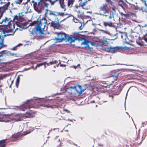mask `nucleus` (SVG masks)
<instances>
[{"instance_id":"60","label":"nucleus","mask_w":147,"mask_h":147,"mask_svg":"<svg viewBox=\"0 0 147 147\" xmlns=\"http://www.w3.org/2000/svg\"><path fill=\"white\" fill-rule=\"evenodd\" d=\"M59 141H60V140L59 139Z\"/></svg>"},{"instance_id":"52","label":"nucleus","mask_w":147,"mask_h":147,"mask_svg":"<svg viewBox=\"0 0 147 147\" xmlns=\"http://www.w3.org/2000/svg\"><path fill=\"white\" fill-rule=\"evenodd\" d=\"M124 49L125 50H128L129 49V48L127 47H125Z\"/></svg>"},{"instance_id":"55","label":"nucleus","mask_w":147,"mask_h":147,"mask_svg":"<svg viewBox=\"0 0 147 147\" xmlns=\"http://www.w3.org/2000/svg\"><path fill=\"white\" fill-rule=\"evenodd\" d=\"M82 0H79V1H82Z\"/></svg>"},{"instance_id":"56","label":"nucleus","mask_w":147,"mask_h":147,"mask_svg":"<svg viewBox=\"0 0 147 147\" xmlns=\"http://www.w3.org/2000/svg\"><path fill=\"white\" fill-rule=\"evenodd\" d=\"M16 55V54H13V53H12V55Z\"/></svg>"},{"instance_id":"17","label":"nucleus","mask_w":147,"mask_h":147,"mask_svg":"<svg viewBox=\"0 0 147 147\" xmlns=\"http://www.w3.org/2000/svg\"><path fill=\"white\" fill-rule=\"evenodd\" d=\"M120 49V48L118 47H110L107 48V50L108 52L112 53H114L116 52L118 50Z\"/></svg>"},{"instance_id":"10","label":"nucleus","mask_w":147,"mask_h":147,"mask_svg":"<svg viewBox=\"0 0 147 147\" xmlns=\"http://www.w3.org/2000/svg\"><path fill=\"white\" fill-rule=\"evenodd\" d=\"M118 74H117L115 75H112L108 78L107 81V85H111L113 84L114 82L117 80Z\"/></svg>"},{"instance_id":"6","label":"nucleus","mask_w":147,"mask_h":147,"mask_svg":"<svg viewBox=\"0 0 147 147\" xmlns=\"http://www.w3.org/2000/svg\"><path fill=\"white\" fill-rule=\"evenodd\" d=\"M23 13V12L19 13H18V15H16L13 18V20L18 26L24 28L26 24L24 23L23 22V21H25Z\"/></svg>"},{"instance_id":"43","label":"nucleus","mask_w":147,"mask_h":147,"mask_svg":"<svg viewBox=\"0 0 147 147\" xmlns=\"http://www.w3.org/2000/svg\"><path fill=\"white\" fill-rule=\"evenodd\" d=\"M22 0H18L16 3H17L20 4L22 2Z\"/></svg>"},{"instance_id":"20","label":"nucleus","mask_w":147,"mask_h":147,"mask_svg":"<svg viewBox=\"0 0 147 147\" xmlns=\"http://www.w3.org/2000/svg\"><path fill=\"white\" fill-rule=\"evenodd\" d=\"M147 136V131H145L144 132L143 134L142 135V140L140 142H139L138 141H137L136 140H135L136 142H135L137 143L138 144L140 145V144L144 140L146 137V136Z\"/></svg>"},{"instance_id":"4","label":"nucleus","mask_w":147,"mask_h":147,"mask_svg":"<svg viewBox=\"0 0 147 147\" xmlns=\"http://www.w3.org/2000/svg\"><path fill=\"white\" fill-rule=\"evenodd\" d=\"M99 14L104 16L105 17H108L109 19L114 20L113 16L111 14V12L109 11V7L106 3L102 4L99 8Z\"/></svg>"},{"instance_id":"54","label":"nucleus","mask_w":147,"mask_h":147,"mask_svg":"<svg viewBox=\"0 0 147 147\" xmlns=\"http://www.w3.org/2000/svg\"><path fill=\"white\" fill-rule=\"evenodd\" d=\"M121 84H120L118 88L121 87Z\"/></svg>"},{"instance_id":"13","label":"nucleus","mask_w":147,"mask_h":147,"mask_svg":"<svg viewBox=\"0 0 147 147\" xmlns=\"http://www.w3.org/2000/svg\"><path fill=\"white\" fill-rule=\"evenodd\" d=\"M77 18L73 16V20L74 22L77 23L79 22L80 20L83 19V16L82 13H78L77 16Z\"/></svg>"},{"instance_id":"12","label":"nucleus","mask_w":147,"mask_h":147,"mask_svg":"<svg viewBox=\"0 0 147 147\" xmlns=\"http://www.w3.org/2000/svg\"><path fill=\"white\" fill-rule=\"evenodd\" d=\"M90 0H88V1H85L83 2L82 1H78V2H79V5H76L74 6V7L76 9H78L80 7H83L87 4L88 1Z\"/></svg>"},{"instance_id":"24","label":"nucleus","mask_w":147,"mask_h":147,"mask_svg":"<svg viewBox=\"0 0 147 147\" xmlns=\"http://www.w3.org/2000/svg\"><path fill=\"white\" fill-rule=\"evenodd\" d=\"M5 140L0 141V147H5L6 143L5 142Z\"/></svg>"},{"instance_id":"18","label":"nucleus","mask_w":147,"mask_h":147,"mask_svg":"<svg viewBox=\"0 0 147 147\" xmlns=\"http://www.w3.org/2000/svg\"><path fill=\"white\" fill-rule=\"evenodd\" d=\"M104 85H98L96 87V90L98 91H101V89H104L105 88H107V86L109 85H107V82L106 83L104 84Z\"/></svg>"},{"instance_id":"38","label":"nucleus","mask_w":147,"mask_h":147,"mask_svg":"<svg viewBox=\"0 0 147 147\" xmlns=\"http://www.w3.org/2000/svg\"><path fill=\"white\" fill-rule=\"evenodd\" d=\"M1 11L0 10V20L1 19V18L3 17V12H1Z\"/></svg>"},{"instance_id":"33","label":"nucleus","mask_w":147,"mask_h":147,"mask_svg":"<svg viewBox=\"0 0 147 147\" xmlns=\"http://www.w3.org/2000/svg\"><path fill=\"white\" fill-rule=\"evenodd\" d=\"M36 23L37 22L36 21H34L33 22L31 23L30 24V25L31 26H34L36 24Z\"/></svg>"},{"instance_id":"45","label":"nucleus","mask_w":147,"mask_h":147,"mask_svg":"<svg viewBox=\"0 0 147 147\" xmlns=\"http://www.w3.org/2000/svg\"><path fill=\"white\" fill-rule=\"evenodd\" d=\"M75 11H76L78 13H81V11L80 10L78 9H76Z\"/></svg>"},{"instance_id":"3","label":"nucleus","mask_w":147,"mask_h":147,"mask_svg":"<svg viewBox=\"0 0 147 147\" xmlns=\"http://www.w3.org/2000/svg\"><path fill=\"white\" fill-rule=\"evenodd\" d=\"M47 22V20L46 18H43L40 19L39 23L37 24L35 29L32 30L31 34L35 37L39 36H42L43 35L42 30H44L46 26Z\"/></svg>"},{"instance_id":"2","label":"nucleus","mask_w":147,"mask_h":147,"mask_svg":"<svg viewBox=\"0 0 147 147\" xmlns=\"http://www.w3.org/2000/svg\"><path fill=\"white\" fill-rule=\"evenodd\" d=\"M10 20L9 22L4 26L0 29V48L6 47L7 45L4 44L3 36L13 35L14 34L13 29L15 28L16 22Z\"/></svg>"},{"instance_id":"36","label":"nucleus","mask_w":147,"mask_h":147,"mask_svg":"<svg viewBox=\"0 0 147 147\" xmlns=\"http://www.w3.org/2000/svg\"><path fill=\"white\" fill-rule=\"evenodd\" d=\"M57 62V61L56 60H54V61H52L50 62L49 63L50 65H52L53 64H55Z\"/></svg>"},{"instance_id":"5","label":"nucleus","mask_w":147,"mask_h":147,"mask_svg":"<svg viewBox=\"0 0 147 147\" xmlns=\"http://www.w3.org/2000/svg\"><path fill=\"white\" fill-rule=\"evenodd\" d=\"M75 40H78L79 41L84 40L81 42V45H83L84 47L85 48H90L88 44L89 41L86 40L84 38L81 37L79 35H75V36H71L68 37L67 39V41L71 43L74 42Z\"/></svg>"},{"instance_id":"32","label":"nucleus","mask_w":147,"mask_h":147,"mask_svg":"<svg viewBox=\"0 0 147 147\" xmlns=\"http://www.w3.org/2000/svg\"><path fill=\"white\" fill-rule=\"evenodd\" d=\"M116 9V8L115 6H113L112 7V9L113 11V14H115Z\"/></svg>"},{"instance_id":"26","label":"nucleus","mask_w":147,"mask_h":147,"mask_svg":"<svg viewBox=\"0 0 147 147\" xmlns=\"http://www.w3.org/2000/svg\"><path fill=\"white\" fill-rule=\"evenodd\" d=\"M6 117L5 116H3L1 115H0V121H5V122H7L9 121L8 120H5V118Z\"/></svg>"},{"instance_id":"25","label":"nucleus","mask_w":147,"mask_h":147,"mask_svg":"<svg viewBox=\"0 0 147 147\" xmlns=\"http://www.w3.org/2000/svg\"><path fill=\"white\" fill-rule=\"evenodd\" d=\"M118 5L121 7L125 11V9L124 7V3L123 1L120 0L119 2Z\"/></svg>"},{"instance_id":"61","label":"nucleus","mask_w":147,"mask_h":147,"mask_svg":"<svg viewBox=\"0 0 147 147\" xmlns=\"http://www.w3.org/2000/svg\"><path fill=\"white\" fill-rule=\"evenodd\" d=\"M1 48H0V49H1Z\"/></svg>"},{"instance_id":"23","label":"nucleus","mask_w":147,"mask_h":147,"mask_svg":"<svg viewBox=\"0 0 147 147\" xmlns=\"http://www.w3.org/2000/svg\"><path fill=\"white\" fill-rule=\"evenodd\" d=\"M75 1L73 0H68L67 1V6L69 8H71L72 7L73 4Z\"/></svg>"},{"instance_id":"19","label":"nucleus","mask_w":147,"mask_h":147,"mask_svg":"<svg viewBox=\"0 0 147 147\" xmlns=\"http://www.w3.org/2000/svg\"><path fill=\"white\" fill-rule=\"evenodd\" d=\"M10 20L7 17H5L3 19L1 22L0 23L3 24V25L5 26L7 25V24H8L10 21Z\"/></svg>"},{"instance_id":"1","label":"nucleus","mask_w":147,"mask_h":147,"mask_svg":"<svg viewBox=\"0 0 147 147\" xmlns=\"http://www.w3.org/2000/svg\"><path fill=\"white\" fill-rule=\"evenodd\" d=\"M64 0H32L30 2L33 5L34 9L38 13H40L42 10L45 7H47L49 4L47 3L49 2L51 5H53L57 1H59L61 7L63 9H65L64 4Z\"/></svg>"},{"instance_id":"35","label":"nucleus","mask_w":147,"mask_h":147,"mask_svg":"<svg viewBox=\"0 0 147 147\" xmlns=\"http://www.w3.org/2000/svg\"><path fill=\"white\" fill-rule=\"evenodd\" d=\"M119 14L121 16H124L126 17L127 16V14L124 13L122 12L120 10H119Z\"/></svg>"},{"instance_id":"21","label":"nucleus","mask_w":147,"mask_h":147,"mask_svg":"<svg viewBox=\"0 0 147 147\" xmlns=\"http://www.w3.org/2000/svg\"><path fill=\"white\" fill-rule=\"evenodd\" d=\"M126 2L128 3H129V5H130V7H131V8L132 9L135 10L136 11H138V10H139L140 9V7H139L137 6H136L134 5L129 3L128 1H126Z\"/></svg>"},{"instance_id":"46","label":"nucleus","mask_w":147,"mask_h":147,"mask_svg":"<svg viewBox=\"0 0 147 147\" xmlns=\"http://www.w3.org/2000/svg\"><path fill=\"white\" fill-rule=\"evenodd\" d=\"M59 66L61 67H65L66 66V65H65L61 64H60Z\"/></svg>"},{"instance_id":"28","label":"nucleus","mask_w":147,"mask_h":147,"mask_svg":"<svg viewBox=\"0 0 147 147\" xmlns=\"http://www.w3.org/2000/svg\"><path fill=\"white\" fill-rule=\"evenodd\" d=\"M16 117L17 118H15V119L17 121H20L22 120V117H21L20 115H17Z\"/></svg>"},{"instance_id":"47","label":"nucleus","mask_w":147,"mask_h":147,"mask_svg":"<svg viewBox=\"0 0 147 147\" xmlns=\"http://www.w3.org/2000/svg\"><path fill=\"white\" fill-rule=\"evenodd\" d=\"M62 144V143H61V142H60V143L59 144V145H58L57 147H61L62 146L61 144Z\"/></svg>"},{"instance_id":"30","label":"nucleus","mask_w":147,"mask_h":147,"mask_svg":"<svg viewBox=\"0 0 147 147\" xmlns=\"http://www.w3.org/2000/svg\"><path fill=\"white\" fill-rule=\"evenodd\" d=\"M20 82V78L19 76H18L16 79V84L17 87H18V86L19 84V83Z\"/></svg>"},{"instance_id":"31","label":"nucleus","mask_w":147,"mask_h":147,"mask_svg":"<svg viewBox=\"0 0 147 147\" xmlns=\"http://www.w3.org/2000/svg\"><path fill=\"white\" fill-rule=\"evenodd\" d=\"M83 24H81V25L79 27V28L80 29V30H82L84 28V26L85 25L84 22V21L83 22Z\"/></svg>"},{"instance_id":"16","label":"nucleus","mask_w":147,"mask_h":147,"mask_svg":"<svg viewBox=\"0 0 147 147\" xmlns=\"http://www.w3.org/2000/svg\"><path fill=\"white\" fill-rule=\"evenodd\" d=\"M25 134H22L21 133H18L17 134H14L12 135V137L16 140H18L22 138L23 136L25 135Z\"/></svg>"},{"instance_id":"48","label":"nucleus","mask_w":147,"mask_h":147,"mask_svg":"<svg viewBox=\"0 0 147 147\" xmlns=\"http://www.w3.org/2000/svg\"><path fill=\"white\" fill-rule=\"evenodd\" d=\"M1 52H0V54L1 53ZM4 55V53H2L1 55H0V57H1V56H3V55ZM1 61L0 60V64H1Z\"/></svg>"},{"instance_id":"59","label":"nucleus","mask_w":147,"mask_h":147,"mask_svg":"<svg viewBox=\"0 0 147 147\" xmlns=\"http://www.w3.org/2000/svg\"><path fill=\"white\" fill-rule=\"evenodd\" d=\"M138 139V137H137V139Z\"/></svg>"},{"instance_id":"14","label":"nucleus","mask_w":147,"mask_h":147,"mask_svg":"<svg viewBox=\"0 0 147 147\" xmlns=\"http://www.w3.org/2000/svg\"><path fill=\"white\" fill-rule=\"evenodd\" d=\"M82 87L80 85H78L77 86H76V88H75V90L79 95L81 94L85 90V89H82Z\"/></svg>"},{"instance_id":"29","label":"nucleus","mask_w":147,"mask_h":147,"mask_svg":"<svg viewBox=\"0 0 147 147\" xmlns=\"http://www.w3.org/2000/svg\"><path fill=\"white\" fill-rule=\"evenodd\" d=\"M46 62H43L42 63L37 64L36 66V67H39L40 66H41L44 65H45V67H46L45 66H46Z\"/></svg>"},{"instance_id":"40","label":"nucleus","mask_w":147,"mask_h":147,"mask_svg":"<svg viewBox=\"0 0 147 147\" xmlns=\"http://www.w3.org/2000/svg\"><path fill=\"white\" fill-rule=\"evenodd\" d=\"M137 43L138 45H140L141 47H143L145 45L144 44L140 42H137Z\"/></svg>"},{"instance_id":"39","label":"nucleus","mask_w":147,"mask_h":147,"mask_svg":"<svg viewBox=\"0 0 147 147\" xmlns=\"http://www.w3.org/2000/svg\"><path fill=\"white\" fill-rule=\"evenodd\" d=\"M80 64H78L77 66L73 65V66H72V67H73L75 69H76V68H78V67H80Z\"/></svg>"},{"instance_id":"22","label":"nucleus","mask_w":147,"mask_h":147,"mask_svg":"<svg viewBox=\"0 0 147 147\" xmlns=\"http://www.w3.org/2000/svg\"><path fill=\"white\" fill-rule=\"evenodd\" d=\"M114 24L111 21L109 22H104L103 23V26L106 27L107 26L112 27L114 25Z\"/></svg>"},{"instance_id":"37","label":"nucleus","mask_w":147,"mask_h":147,"mask_svg":"<svg viewBox=\"0 0 147 147\" xmlns=\"http://www.w3.org/2000/svg\"><path fill=\"white\" fill-rule=\"evenodd\" d=\"M111 136L112 137H115L116 136V134L113 132H111Z\"/></svg>"},{"instance_id":"41","label":"nucleus","mask_w":147,"mask_h":147,"mask_svg":"<svg viewBox=\"0 0 147 147\" xmlns=\"http://www.w3.org/2000/svg\"><path fill=\"white\" fill-rule=\"evenodd\" d=\"M19 46V45H17V46H16L15 47H13L12 49H11V50H14V51H16V50L17 49H16V47L18 46Z\"/></svg>"},{"instance_id":"7","label":"nucleus","mask_w":147,"mask_h":147,"mask_svg":"<svg viewBox=\"0 0 147 147\" xmlns=\"http://www.w3.org/2000/svg\"><path fill=\"white\" fill-rule=\"evenodd\" d=\"M34 102L33 100H28L25 102L24 104L21 107L20 110L24 111L27 109L34 108Z\"/></svg>"},{"instance_id":"8","label":"nucleus","mask_w":147,"mask_h":147,"mask_svg":"<svg viewBox=\"0 0 147 147\" xmlns=\"http://www.w3.org/2000/svg\"><path fill=\"white\" fill-rule=\"evenodd\" d=\"M48 14L49 16H53L55 17H56L57 16H63L64 15L63 13H61V14L59 12H57L55 11H53L51 10H49L48 9H46V12L45 14V17L49 18L48 17Z\"/></svg>"},{"instance_id":"49","label":"nucleus","mask_w":147,"mask_h":147,"mask_svg":"<svg viewBox=\"0 0 147 147\" xmlns=\"http://www.w3.org/2000/svg\"><path fill=\"white\" fill-rule=\"evenodd\" d=\"M98 145L99 146H100V147H103V145L102 144H98Z\"/></svg>"},{"instance_id":"57","label":"nucleus","mask_w":147,"mask_h":147,"mask_svg":"<svg viewBox=\"0 0 147 147\" xmlns=\"http://www.w3.org/2000/svg\"><path fill=\"white\" fill-rule=\"evenodd\" d=\"M92 102H95V101L94 100Z\"/></svg>"},{"instance_id":"11","label":"nucleus","mask_w":147,"mask_h":147,"mask_svg":"<svg viewBox=\"0 0 147 147\" xmlns=\"http://www.w3.org/2000/svg\"><path fill=\"white\" fill-rule=\"evenodd\" d=\"M55 19V21H52L51 22L50 26L53 27L54 28L61 29V25L59 24V20L58 18V17H57Z\"/></svg>"},{"instance_id":"9","label":"nucleus","mask_w":147,"mask_h":147,"mask_svg":"<svg viewBox=\"0 0 147 147\" xmlns=\"http://www.w3.org/2000/svg\"><path fill=\"white\" fill-rule=\"evenodd\" d=\"M56 34L57 35V38L55 39L58 42H62L65 40L67 36L66 34L63 32H57Z\"/></svg>"},{"instance_id":"50","label":"nucleus","mask_w":147,"mask_h":147,"mask_svg":"<svg viewBox=\"0 0 147 147\" xmlns=\"http://www.w3.org/2000/svg\"><path fill=\"white\" fill-rule=\"evenodd\" d=\"M106 2H108V3H110L111 1V0H105Z\"/></svg>"},{"instance_id":"27","label":"nucleus","mask_w":147,"mask_h":147,"mask_svg":"<svg viewBox=\"0 0 147 147\" xmlns=\"http://www.w3.org/2000/svg\"><path fill=\"white\" fill-rule=\"evenodd\" d=\"M34 113L33 111L32 110H30L29 112H26V114L28 115V117H30L31 115Z\"/></svg>"},{"instance_id":"51","label":"nucleus","mask_w":147,"mask_h":147,"mask_svg":"<svg viewBox=\"0 0 147 147\" xmlns=\"http://www.w3.org/2000/svg\"><path fill=\"white\" fill-rule=\"evenodd\" d=\"M123 35H125V34H122L121 35V38L122 39H123Z\"/></svg>"},{"instance_id":"53","label":"nucleus","mask_w":147,"mask_h":147,"mask_svg":"<svg viewBox=\"0 0 147 147\" xmlns=\"http://www.w3.org/2000/svg\"><path fill=\"white\" fill-rule=\"evenodd\" d=\"M47 66H49L50 65V64L49 63H47Z\"/></svg>"},{"instance_id":"42","label":"nucleus","mask_w":147,"mask_h":147,"mask_svg":"<svg viewBox=\"0 0 147 147\" xmlns=\"http://www.w3.org/2000/svg\"><path fill=\"white\" fill-rule=\"evenodd\" d=\"M142 39H144V41L147 43V37H146L145 36L142 37Z\"/></svg>"},{"instance_id":"58","label":"nucleus","mask_w":147,"mask_h":147,"mask_svg":"<svg viewBox=\"0 0 147 147\" xmlns=\"http://www.w3.org/2000/svg\"><path fill=\"white\" fill-rule=\"evenodd\" d=\"M118 147H121L120 145H119L118 146Z\"/></svg>"},{"instance_id":"15","label":"nucleus","mask_w":147,"mask_h":147,"mask_svg":"<svg viewBox=\"0 0 147 147\" xmlns=\"http://www.w3.org/2000/svg\"><path fill=\"white\" fill-rule=\"evenodd\" d=\"M10 3L9 2L7 3L6 4L4 5L2 7H0V10L1 12H3V13L5 12L6 10L8 9V8L10 5Z\"/></svg>"},{"instance_id":"34","label":"nucleus","mask_w":147,"mask_h":147,"mask_svg":"<svg viewBox=\"0 0 147 147\" xmlns=\"http://www.w3.org/2000/svg\"><path fill=\"white\" fill-rule=\"evenodd\" d=\"M65 112H66L67 113H69V111L67 109H63V111L61 112V113L63 114H64Z\"/></svg>"},{"instance_id":"44","label":"nucleus","mask_w":147,"mask_h":147,"mask_svg":"<svg viewBox=\"0 0 147 147\" xmlns=\"http://www.w3.org/2000/svg\"><path fill=\"white\" fill-rule=\"evenodd\" d=\"M76 88V86H71L69 87V88L71 89H75Z\"/></svg>"}]
</instances>
